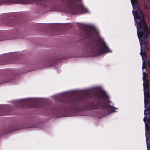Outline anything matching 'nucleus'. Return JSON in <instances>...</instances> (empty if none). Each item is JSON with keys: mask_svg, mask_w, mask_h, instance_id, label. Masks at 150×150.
Wrapping results in <instances>:
<instances>
[{"mask_svg": "<svg viewBox=\"0 0 150 150\" xmlns=\"http://www.w3.org/2000/svg\"><path fill=\"white\" fill-rule=\"evenodd\" d=\"M2 115V114L1 113H0V116Z\"/></svg>", "mask_w": 150, "mask_h": 150, "instance_id": "19", "label": "nucleus"}, {"mask_svg": "<svg viewBox=\"0 0 150 150\" xmlns=\"http://www.w3.org/2000/svg\"><path fill=\"white\" fill-rule=\"evenodd\" d=\"M144 98H150V95L148 91H144Z\"/></svg>", "mask_w": 150, "mask_h": 150, "instance_id": "7", "label": "nucleus"}, {"mask_svg": "<svg viewBox=\"0 0 150 150\" xmlns=\"http://www.w3.org/2000/svg\"><path fill=\"white\" fill-rule=\"evenodd\" d=\"M146 68V63H144V61H143L142 66V69L143 70Z\"/></svg>", "mask_w": 150, "mask_h": 150, "instance_id": "13", "label": "nucleus"}, {"mask_svg": "<svg viewBox=\"0 0 150 150\" xmlns=\"http://www.w3.org/2000/svg\"><path fill=\"white\" fill-rule=\"evenodd\" d=\"M149 84H147V85H146L145 84L143 83L144 91H149Z\"/></svg>", "mask_w": 150, "mask_h": 150, "instance_id": "9", "label": "nucleus"}, {"mask_svg": "<svg viewBox=\"0 0 150 150\" xmlns=\"http://www.w3.org/2000/svg\"><path fill=\"white\" fill-rule=\"evenodd\" d=\"M148 150H150V149H148Z\"/></svg>", "mask_w": 150, "mask_h": 150, "instance_id": "22", "label": "nucleus"}, {"mask_svg": "<svg viewBox=\"0 0 150 150\" xmlns=\"http://www.w3.org/2000/svg\"><path fill=\"white\" fill-rule=\"evenodd\" d=\"M147 120L148 121H149V118H147L146 117H144V122H145Z\"/></svg>", "mask_w": 150, "mask_h": 150, "instance_id": "14", "label": "nucleus"}, {"mask_svg": "<svg viewBox=\"0 0 150 150\" xmlns=\"http://www.w3.org/2000/svg\"><path fill=\"white\" fill-rule=\"evenodd\" d=\"M66 104L68 106L66 108L74 112L81 110L85 105L83 98L77 97L71 99L69 102L66 103Z\"/></svg>", "mask_w": 150, "mask_h": 150, "instance_id": "4", "label": "nucleus"}, {"mask_svg": "<svg viewBox=\"0 0 150 150\" xmlns=\"http://www.w3.org/2000/svg\"><path fill=\"white\" fill-rule=\"evenodd\" d=\"M147 148L148 149H150V146L149 147L148 145H147Z\"/></svg>", "mask_w": 150, "mask_h": 150, "instance_id": "16", "label": "nucleus"}, {"mask_svg": "<svg viewBox=\"0 0 150 150\" xmlns=\"http://www.w3.org/2000/svg\"><path fill=\"white\" fill-rule=\"evenodd\" d=\"M150 110V108H148V109H145L144 110V115H146V112L148 110V111H149Z\"/></svg>", "mask_w": 150, "mask_h": 150, "instance_id": "15", "label": "nucleus"}, {"mask_svg": "<svg viewBox=\"0 0 150 150\" xmlns=\"http://www.w3.org/2000/svg\"><path fill=\"white\" fill-rule=\"evenodd\" d=\"M131 2L134 9L138 10L133 11L135 23L137 24V34L140 45L146 44V41L150 34V30L148 29V26L144 20V14L141 10H139L138 6V0H131Z\"/></svg>", "mask_w": 150, "mask_h": 150, "instance_id": "1", "label": "nucleus"}, {"mask_svg": "<svg viewBox=\"0 0 150 150\" xmlns=\"http://www.w3.org/2000/svg\"><path fill=\"white\" fill-rule=\"evenodd\" d=\"M143 80L144 82L143 83L145 84L146 85L147 84H149V80L147 78L143 79Z\"/></svg>", "mask_w": 150, "mask_h": 150, "instance_id": "11", "label": "nucleus"}, {"mask_svg": "<svg viewBox=\"0 0 150 150\" xmlns=\"http://www.w3.org/2000/svg\"><path fill=\"white\" fill-rule=\"evenodd\" d=\"M0 110H1V111H2V109L1 108L0 109Z\"/></svg>", "mask_w": 150, "mask_h": 150, "instance_id": "21", "label": "nucleus"}, {"mask_svg": "<svg viewBox=\"0 0 150 150\" xmlns=\"http://www.w3.org/2000/svg\"><path fill=\"white\" fill-rule=\"evenodd\" d=\"M148 150H150V149H148Z\"/></svg>", "mask_w": 150, "mask_h": 150, "instance_id": "23", "label": "nucleus"}, {"mask_svg": "<svg viewBox=\"0 0 150 150\" xmlns=\"http://www.w3.org/2000/svg\"><path fill=\"white\" fill-rule=\"evenodd\" d=\"M147 77L148 75L145 72H143V79L147 78Z\"/></svg>", "mask_w": 150, "mask_h": 150, "instance_id": "12", "label": "nucleus"}, {"mask_svg": "<svg viewBox=\"0 0 150 150\" xmlns=\"http://www.w3.org/2000/svg\"><path fill=\"white\" fill-rule=\"evenodd\" d=\"M25 103H23V105H25Z\"/></svg>", "mask_w": 150, "mask_h": 150, "instance_id": "17", "label": "nucleus"}, {"mask_svg": "<svg viewBox=\"0 0 150 150\" xmlns=\"http://www.w3.org/2000/svg\"><path fill=\"white\" fill-rule=\"evenodd\" d=\"M94 96L98 100V101L96 103L93 102L88 103V106L90 109H105L108 111V114L115 111V108L110 105L109 101L106 102L104 100L105 99L108 98L107 94L104 91L101 90L95 93Z\"/></svg>", "mask_w": 150, "mask_h": 150, "instance_id": "2", "label": "nucleus"}, {"mask_svg": "<svg viewBox=\"0 0 150 150\" xmlns=\"http://www.w3.org/2000/svg\"><path fill=\"white\" fill-rule=\"evenodd\" d=\"M13 21L11 20L7 22V23L5 24V25L7 26H13L14 25V24L13 23Z\"/></svg>", "mask_w": 150, "mask_h": 150, "instance_id": "8", "label": "nucleus"}, {"mask_svg": "<svg viewBox=\"0 0 150 150\" xmlns=\"http://www.w3.org/2000/svg\"><path fill=\"white\" fill-rule=\"evenodd\" d=\"M88 49L94 52L95 56L111 52L103 40L100 38L88 44Z\"/></svg>", "mask_w": 150, "mask_h": 150, "instance_id": "3", "label": "nucleus"}, {"mask_svg": "<svg viewBox=\"0 0 150 150\" xmlns=\"http://www.w3.org/2000/svg\"><path fill=\"white\" fill-rule=\"evenodd\" d=\"M141 47V51L140 54L142 57L146 56V52L149 50V48L146 45V44H142V45H140Z\"/></svg>", "mask_w": 150, "mask_h": 150, "instance_id": "6", "label": "nucleus"}, {"mask_svg": "<svg viewBox=\"0 0 150 150\" xmlns=\"http://www.w3.org/2000/svg\"><path fill=\"white\" fill-rule=\"evenodd\" d=\"M149 98H144V106L145 108L146 107V106L148 105L149 102Z\"/></svg>", "mask_w": 150, "mask_h": 150, "instance_id": "10", "label": "nucleus"}, {"mask_svg": "<svg viewBox=\"0 0 150 150\" xmlns=\"http://www.w3.org/2000/svg\"><path fill=\"white\" fill-rule=\"evenodd\" d=\"M97 32L96 28L93 26H90L88 28L86 29L84 31L86 37L88 38H92L93 36V33Z\"/></svg>", "mask_w": 150, "mask_h": 150, "instance_id": "5", "label": "nucleus"}, {"mask_svg": "<svg viewBox=\"0 0 150 150\" xmlns=\"http://www.w3.org/2000/svg\"><path fill=\"white\" fill-rule=\"evenodd\" d=\"M146 125H147V124L146 123H145V125H146Z\"/></svg>", "mask_w": 150, "mask_h": 150, "instance_id": "20", "label": "nucleus"}, {"mask_svg": "<svg viewBox=\"0 0 150 150\" xmlns=\"http://www.w3.org/2000/svg\"><path fill=\"white\" fill-rule=\"evenodd\" d=\"M148 140L147 137H146V141H147Z\"/></svg>", "mask_w": 150, "mask_h": 150, "instance_id": "18", "label": "nucleus"}]
</instances>
